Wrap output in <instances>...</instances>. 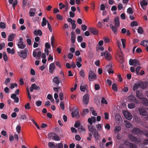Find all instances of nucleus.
<instances>
[{
	"mask_svg": "<svg viewBox=\"0 0 148 148\" xmlns=\"http://www.w3.org/2000/svg\"><path fill=\"white\" fill-rule=\"evenodd\" d=\"M55 148H63V145L62 143L56 144Z\"/></svg>",
	"mask_w": 148,
	"mask_h": 148,
	"instance_id": "nucleus-31",
	"label": "nucleus"
},
{
	"mask_svg": "<svg viewBox=\"0 0 148 148\" xmlns=\"http://www.w3.org/2000/svg\"><path fill=\"white\" fill-rule=\"evenodd\" d=\"M88 128L89 131L91 132L92 133V132H95V131H96V130L95 129L94 127L91 125H88Z\"/></svg>",
	"mask_w": 148,
	"mask_h": 148,
	"instance_id": "nucleus-23",
	"label": "nucleus"
},
{
	"mask_svg": "<svg viewBox=\"0 0 148 148\" xmlns=\"http://www.w3.org/2000/svg\"><path fill=\"white\" fill-rule=\"evenodd\" d=\"M28 0H23L22 6L23 8H25L27 5Z\"/></svg>",
	"mask_w": 148,
	"mask_h": 148,
	"instance_id": "nucleus-48",
	"label": "nucleus"
},
{
	"mask_svg": "<svg viewBox=\"0 0 148 148\" xmlns=\"http://www.w3.org/2000/svg\"><path fill=\"white\" fill-rule=\"evenodd\" d=\"M53 82L56 84V86L58 87L60 83L59 79L58 77H55L53 79Z\"/></svg>",
	"mask_w": 148,
	"mask_h": 148,
	"instance_id": "nucleus-17",
	"label": "nucleus"
},
{
	"mask_svg": "<svg viewBox=\"0 0 148 148\" xmlns=\"http://www.w3.org/2000/svg\"><path fill=\"white\" fill-rule=\"evenodd\" d=\"M48 136L49 137H52V139L56 141H59L60 140V138L58 136L54 133H49L48 134Z\"/></svg>",
	"mask_w": 148,
	"mask_h": 148,
	"instance_id": "nucleus-6",
	"label": "nucleus"
},
{
	"mask_svg": "<svg viewBox=\"0 0 148 148\" xmlns=\"http://www.w3.org/2000/svg\"><path fill=\"white\" fill-rule=\"evenodd\" d=\"M92 134L94 135L95 138L97 140H98L99 138V135L97 131L96 130L94 132H92Z\"/></svg>",
	"mask_w": 148,
	"mask_h": 148,
	"instance_id": "nucleus-26",
	"label": "nucleus"
},
{
	"mask_svg": "<svg viewBox=\"0 0 148 148\" xmlns=\"http://www.w3.org/2000/svg\"><path fill=\"white\" fill-rule=\"evenodd\" d=\"M127 12L130 14H132L133 13V11L131 8H128L127 9Z\"/></svg>",
	"mask_w": 148,
	"mask_h": 148,
	"instance_id": "nucleus-46",
	"label": "nucleus"
},
{
	"mask_svg": "<svg viewBox=\"0 0 148 148\" xmlns=\"http://www.w3.org/2000/svg\"><path fill=\"white\" fill-rule=\"evenodd\" d=\"M132 126V124L128 121L126 122V126L127 127H130Z\"/></svg>",
	"mask_w": 148,
	"mask_h": 148,
	"instance_id": "nucleus-56",
	"label": "nucleus"
},
{
	"mask_svg": "<svg viewBox=\"0 0 148 148\" xmlns=\"http://www.w3.org/2000/svg\"><path fill=\"white\" fill-rule=\"evenodd\" d=\"M1 117L2 119H7L8 118L7 116L4 113H3L1 114Z\"/></svg>",
	"mask_w": 148,
	"mask_h": 148,
	"instance_id": "nucleus-50",
	"label": "nucleus"
},
{
	"mask_svg": "<svg viewBox=\"0 0 148 148\" xmlns=\"http://www.w3.org/2000/svg\"><path fill=\"white\" fill-rule=\"evenodd\" d=\"M112 90L115 91H117V88L116 84L114 83L113 84L112 86Z\"/></svg>",
	"mask_w": 148,
	"mask_h": 148,
	"instance_id": "nucleus-32",
	"label": "nucleus"
},
{
	"mask_svg": "<svg viewBox=\"0 0 148 148\" xmlns=\"http://www.w3.org/2000/svg\"><path fill=\"white\" fill-rule=\"evenodd\" d=\"M138 32L140 34H142L143 33V30L142 28L141 27H139L137 30Z\"/></svg>",
	"mask_w": 148,
	"mask_h": 148,
	"instance_id": "nucleus-39",
	"label": "nucleus"
},
{
	"mask_svg": "<svg viewBox=\"0 0 148 148\" xmlns=\"http://www.w3.org/2000/svg\"><path fill=\"white\" fill-rule=\"evenodd\" d=\"M0 27L1 29H4L6 27V24L5 23L3 22L0 23Z\"/></svg>",
	"mask_w": 148,
	"mask_h": 148,
	"instance_id": "nucleus-35",
	"label": "nucleus"
},
{
	"mask_svg": "<svg viewBox=\"0 0 148 148\" xmlns=\"http://www.w3.org/2000/svg\"><path fill=\"white\" fill-rule=\"evenodd\" d=\"M31 87L34 88V89L37 90L38 88H39V87H38L36 84H32V85Z\"/></svg>",
	"mask_w": 148,
	"mask_h": 148,
	"instance_id": "nucleus-54",
	"label": "nucleus"
},
{
	"mask_svg": "<svg viewBox=\"0 0 148 148\" xmlns=\"http://www.w3.org/2000/svg\"><path fill=\"white\" fill-rule=\"evenodd\" d=\"M57 18L60 20L62 21L63 19L62 16H61L60 14H57Z\"/></svg>",
	"mask_w": 148,
	"mask_h": 148,
	"instance_id": "nucleus-57",
	"label": "nucleus"
},
{
	"mask_svg": "<svg viewBox=\"0 0 148 148\" xmlns=\"http://www.w3.org/2000/svg\"><path fill=\"white\" fill-rule=\"evenodd\" d=\"M40 48H38L33 51V56L34 57H36L37 56V51L40 50Z\"/></svg>",
	"mask_w": 148,
	"mask_h": 148,
	"instance_id": "nucleus-34",
	"label": "nucleus"
},
{
	"mask_svg": "<svg viewBox=\"0 0 148 148\" xmlns=\"http://www.w3.org/2000/svg\"><path fill=\"white\" fill-rule=\"evenodd\" d=\"M80 75L83 78H84L85 76V73L84 71L83 70H81L79 72Z\"/></svg>",
	"mask_w": 148,
	"mask_h": 148,
	"instance_id": "nucleus-44",
	"label": "nucleus"
},
{
	"mask_svg": "<svg viewBox=\"0 0 148 148\" xmlns=\"http://www.w3.org/2000/svg\"><path fill=\"white\" fill-rule=\"evenodd\" d=\"M48 21H47L45 18L43 17L42 18V21L41 23V26L42 27L46 25L47 22Z\"/></svg>",
	"mask_w": 148,
	"mask_h": 148,
	"instance_id": "nucleus-29",
	"label": "nucleus"
},
{
	"mask_svg": "<svg viewBox=\"0 0 148 148\" xmlns=\"http://www.w3.org/2000/svg\"><path fill=\"white\" fill-rule=\"evenodd\" d=\"M71 40L72 43H73L75 42V32L72 31L71 33Z\"/></svg>",
	"mask_w": 148,
	"mask_h": 148,
	"instance_id": "nucleus-20",
	"label": "nucleus"
},
{
	"mask_svg": "<svg viewBox=\"0 0 148 148\" xmlns=\"http://www.w3.org/2000/svg\"><path fill=\"white\" fill-rule=\"evenodd\" d=\"M19 118L21 119L24 120L27 119V117L25 115H23L21 114H20L18 116Z\"/></svg>",
	"mask_w": 148,
	"mask_h": 148,
	"instance_id": "nucleus-36",
	"label": "nucleus"
},
{
	"mask_svg": "<svg viewBox=\"0 0 148 148\" xmlns=\"http://www.w3.org/2000/svg\"><path fill=\"white\" fill-rule=\"evenodd\" d=\"M27 49L25 48L20 52L18 53V55L21 57L25 59L27 57Z\"/></svg>",
	"mask_w": 148,
	"mask_h": 148,
	"instance_id": "nucleus-4",
	"label": "nucleus"
},
{
	"mask_svg": "<svg viewBox=\"0 0 148 148\" xmlns=\"http://www.w3.org/2000/svg\"><path fill=\"white\" fill-rule=\"evenodd\" d=\"M80 125V123L79 122H76L74 125V126L75 127H79Z\"/></svg>",
	"mask_w": 148,
	"mask_h": 148,
	"instance_id": "nucleus-64",
	"label": "nucleus"
},
{
	"mask_svg": "<svg viewBox=\"0 0 148 148\" xmlns=\"http://www.w3.org/2000/svg\"><path fill=\"white\" fill-rule=\"evenodd\" d=\"M14 34H11L8 36V41H12L14 38Z\"/></svg>",
	"mask_w": 148,
	"mask_h": 148,
	"instance_id": "nucleus-28",
	"label": "nucleus"
},
{
	"mask_svg": "<svg viewBox=\"0 0 148 148\" xmlns=\"http://www.w3.org/2000/svg\"><path fill=\"white\" fill-rule=\"evenodd\" d=\"M138 111L140 114L143 116H145L147 114V112L146 110L143 107H139Z\"/></svg>",
	"mask_w": 148,
	"mask_h": 148,
	"instance_id": "nucleus-8",
	"label": "nucleus"
},
{
	"mask_svg": "<svg viewBox=\"0 0 148 148\" xmlns=\"http://www.w3.org/2000/svg\"><path fill=\"white\" fill-rule=\"evenodd\" d=\"M34 34L36 36L39 35V36H41L42 35V33L40 30H35L34 31Z\"/></svg>",
	"mask_w": 148,
	"mask_h": 148,
	"instance_id": "nucleus-27",
	"label": "nucleus"
},
{
	"mask_svg": "<svg viewBox=\"0 0 148 148\" xmlns=\"http://www.w3.org/2000/svg\"><path fill=\"white\" fill-rule=\"evenodd\" d=\"M131 25L132 27L136 26L138 25V24L136 21H133L131 23Z\"/></svg>",
	"mask_w": 148,
	"mask_h": 148,
	"instance_id": "nucleus-40",
	"label": "nucleus"
},
{
	"mask_svg": "<svg viewBox=\"0 0 148 148\" xmlns=\"http://www.w3.org/2000/svg\"><path fill=\"white\" fill-rule=\"evenodd\" d=\"M54 36H53L51 37V45L53 47V43H54Z\"/></svg>",
	"mask_w": 148,
	"mask_h": 148,
	"instance_id": "nucleus-59",
	"label": "nucleus"
},
{
	"mask_svg": "<svg viewBox=\"0 0 148 148\" xmlns=\"http://www.w3.org/2000/svg\"><path fill=\"white\" fill-rule=\"evenodd\" d=\"M36 10L35 8H30L29 12V16H34L35 15V12Z\"/></svg>",
	"mask_w": 148,
	"mask_h": 148,
	"instance_id": "nucleus-22",
	"label": "nucleus"
},
{
	"mask_svg": "<svg viewBox=\"0 0 148 148\" xmlns=\"http://www.w3.org/2000/svg\"><path fill=\"white\" fill-rule=\"evenodd\" d=\"M121 41L122 44V46L124 48L125 47V42L126 40L125 39H121Z\"/></svg>",
	"mask_w": 148,
	"mask_h": 148,
	"instance_id": "nucleus-49",
	"label": "nucleus"
},
{
	"mask_svg": "<svg viewBox=\"0 0 148 148\" xmlns=\"http://www.w3.org/2000/svg\"><path fill=\"white\" fill-rule=\"evenodd\" d=\"M78 130L79 132L83 134H84L85 133L86 131L85 129L84 128L83 126H82L79 127L78 128Z\"/></svg>",
	"mask_w": 148,
	"mask_h": 148,
	"instance_id": "nucleus-24",
	"label": "nucleus"
},
{
	"mask_svg": "<svg viewBox=\"0 0 148 148\" xmlns=\"http://www.w3.org/2000/svg\"><path fill=\"white\" fill-rule=\"evenodd\" d=\"M77 40L78 42H80L83 40V38L82 36H79L77 37Z\"/></svg>",
	"mask_w": 148,
	"mask_h": 148,
	"instance_id": "nucleus-47",
	"label": "nucleus"
},
{
	"mask_svg": "<svg viewBox=\"0 0 148 148\" xmlns=\"http://www.w3.org/2000/svg\"><path fill=\"white\" fill-rule=\"evenodd\" d=\"M18 85L16 83H12L10 84V88L12 89L14 88V87H17Z\"/></svg>",
	"mask_w": 148,
	"mask_h": 148,
	"instance_id": "nucleus-42",
	"label": "nucleus"
},
{
	"mask_svg": "<svg viewBox=\"0 0 148 148\" xmlns=\"http://www.w3.org/2000/svg\"><path fill=\"white\" fill-rule=\"evenodd\" d=\"M143 132L142 135H145L146 137H148V130H143Z\"/></svg>",
	"mask_w": 148,
	"mask_h": 148,
	"instance_id": "nucleus-45",
	"label": "nucleus"
},
{
	"mask_svg": "<svg viewBox=\"0 0 148 148\" xmlns=\"http://www.w3.org/2000/svg\"><path fill=\"white\" fill-rule=\"evenodd\" d=\"M128 137L130 141L133 143L136 142L137 143H139L141 141L140 138H137L132 134H129Z\"/></svg>",
	"mask_w": 148,
	"mask_h": 148,
	"instance_id": "nucleus-1",
	"label": "nucleus"
},
{
	"mask_svg": "<svg viewBox=\"0 0 148 148\" xmlns=\"http://www.w3.org/2000/svg\"><path fill=\"white\" fill-rule=\"evenodd\" d=\"M140 4L143 9V10H145L146 8V7L145 6L147 5L148 3L146 1H140Z\"/></svg>",
	"mask_w": 148,
	"mask_h": 148,
	"instance_id": "nucleus-15",
	"label": "nucleus"
},
{
	"mask_svg": "<svg viewBox=\"0 0 148 148\" xmlns=\"http://www.w3.org/2000/svg\"><path fill=\"white\" fill-rule=\"evenodd\" d=\"M73 111L71 113L72 117H75L77 118H79V111L77 108L74 107L73 108Z\"/></svg>",
	"mask_w": 148,
	"mask_h": 148,
	"instance_id": "nucleus-5",
	"label": "nucleus"
},
{
	"mask_svg": "<svg viewBox=\"0 0 148 148\" xmlns=\"http://www.w3.org/2000/svg\"><path fill=\"white\" fill-rule=\"evenodd\" d=\"M129 64L132 66L134 65V59L133 60L132 59H130L129 61Z\"/></svg>",
	"mask_w": 148,
	"mask_h": 148,
	"instance_id": "nucleus-62",
	"label": "nucleus"
},
{
	"mask_svg": "<svg viewBox=\"0 0 148 148\" xmlns=\"http://www.w3.org/2000/svg\"><path fill=\"white\" fill-rule=\"evenodd\" d=\"M115 25L119 27L120 26V22L119 18L117 17H116L114 20Z\"/></svg>",
	"mask_w": 148,
	"mask_h": 148,
	"instance_id": "nucleus-19",
	"label": "nucleus"
},
{
	"mask_svg": "<svg viewBox=\"0 0 148 148\" xmlns=\"http://www.w3.org/2000/svg\"><path fill=\"white\" fill-rule=\"evenodd\" d=\"M60 108L62 110H64V102L61 101L60 102Z\"/></svg>",
	"mask_w": 148,
	"mask_h": 148,
	"instance_id": "nucleus-43",
	"label": "nucleus"
},
{
	"mask_svg": "<svg viewBox=\"0 0 148 148\" xmlns=\"http://www.w3.org/2000/svg\"><path fill=\"white\" fill-rule=\"evenodd\" d=\"M55 68V64L53 63L51 64L49 66V71L50 72L53 73Z\"/></svg>",
	"mask_w": 148,
	"mask_h": 148,
	"instance_id": "nucleus-21",
	"label": "nucleus"
},
{
	"mask_svg": "<svg viewBox=\"0 0 148 148\" xmlns=\"http://www.w3.org/2000/svg\"><path fill=\"white\" fill-rule=\"evenodd\" d=\"M142 99V103L145 106H148V99L146 98H143Z\"/></svg>",
	"mask_w": 148,
	"mask_h": 148,
	"instance_id": "nucleus-16",
	"label": "nucleus"
},
{
	"mask_svg": "<svg viewBox=\"0 0 148 148\" xmlns=\"http://www.w3.org/2000/svg\"><path fill=\"white\" fill-rule=\"evenodd\" d=\"M80 90L82 92H84L86 90V87L85 86H81L80 87Z\"/></svg>",
	"mask_w": 148,
	"mask_h": 148,
	"instance_id": "nucleus-51",
	"label": "nucleus"
},
{
	"mask_svg": "<svg viewBox=\"0 0 148 148\" xmlns=\"http://www.w3.org/2000/svg\"><path fill=\"white\" fill-rule=\"evenodd\" d=\"M16 130L17 132L19 134L21 130V127L20 125H17L16 127Z\"/></svg>",
	"mask_w": 148,
	"mask_h": 148,
	"instance_id": "nucleus-53",
	"label": "nucleus"
},
{
	"mask_svg": "<svg viewBox=\"0 0 148 148\" xmlns=\"http://www.w3.org/2000/svg\"><path fill=\"white\" fill-rule=\"evenodd\" d=\"M139 87V83L135 84L133 88V90H135L137 89Z\"/></svg>",
	"mask_w": 148,
	"mask_h": 148,
	"instance_id": "nucleus-33",
	"label": "nucleus"
},
{
	"mask_svg": "<svg viewBox=\"0 0 148 148\" xmlns=\"http://www.w3.org/2000/svg\"><path fill=\"white\" fill-rule=\"evenodd\" d=\"M140 64L139 61L136 59H134V66H137L138 65H140Z\"/></svg>",
	"mask_w": 148,
	"mask_h": 148,
	"instance_id": "nucleus-37",
	"label": "nucleus"
},
{
	"mask_svg": "<svg viewBox=\"0 0 148 148\" xmlns=\"http://www.w3.org/2000/svg\"><path fill=\"white\" fill-rule=\"evenodd\" d=\"M23 38H20V40H18L17 45L19 48L23 49L25 48L26 46L23 44L22 42Z\"/></svg>",
	"mask_w": 148,
	"mask_h": 148,
	"instance_id": "nucleus-9",
	"label": "nucleus"
},
{
	"mask_svg": "<svg viewBox=\"0 0 148 148\" xmlns=\"http://www.w3.org/2000/svg\"><path fill=\"white\" fill-rule=\"evenodd\" d=\"M105 69L108 71L109 74L114 73V71L112 69V66L111 65H109L106 66Z\"/></svg>",
	"mask_w": 148,
	"mask_h": 148,
	"instance_id": "nucleus-12",
	"label": "nucleus"
},
{
	"mask_svg": "<svg viewBox=\"0 0 148 148\" xmlns=\"http://www.w3.org/2000/svg\"><path fill=\"white\" fill-rule=\"evenodd\" d=\"M97 78V76L92 71H90L88 74V79L90 81H92L95 80Z\"/></svg>",
	"mask_w": 148,
	"mask_h": 148,
	"instance_id": "nucleus-3",
	"label": "nucleus"
},
{
	"mask_svg": "<svg viewBox=\"0 0 148 148\" xmlns=\"http://www.w3.org/2000/svg\"><path fill=\"white\" fill-rule=\"evenodd\" d=\"M143 131L137 127H134L132 130L131 132L134 134L139 136L142 135Z\"/></svg>",
	"mask_w": 148,
	"mask_h": 148,
	"instance_id": "nucleus-2",
	"label": "nucleus"
},
{
	"mask_svg": "<svg viewBox=\"0 0 148 148\" xmlns=\"http://www.w3.org/2000/svg\"><path fill=\"white\" fill-rule=\"evenodd\" d=\"M89 97V95L87 94L85 95L83 97V102L86 104H87L88 103Z\"/></svg>",
	"mask_w": 148,
	"mask_h": 148,
	"instance_id": "nucleus-10",
	"label": "nucleus"
},
{
	"mask_svg": "<svg viewBox=\"0 0 148 148\" xmlns=\"http://www.w3.org/2000/svg\"><path fill=\"white\" fill-rule=\"evenodd\" d=\"M136 95L137 98L140 99H142V93L140 91L137 90L136 91Z\"/></svg>",
	"mask_w": 148,
	"mask_h": 148,
	"instance_id": "nucleus-25",
	"label": "nucleus"
},
{
	"mask_svg": "<svg viewBox=\"0 0 148 148\" xmlns=\"http://www.w3.org/2000/svg\"><path fill=\"white\" fill-rule=\"evenodd\" d=\"M128 107L130 109H132L135 108V105L133 103L129 104Z\"/></svg>",
	"mask_w": 148,
	"mask_h": 148,
	"instance_id": "nucleus-41",
	"label": "nucleus"
},
{
	"mask_svg": "<svg viewBox=\"0 0 148 148\" xmlns=\"http://www.w3.org/2000/svg\"><path fill=\"white\" fill-rule=\"evenodd\" d=\"M25 108L26 109H29L31 108L30 106V104L29 103H27L25 105Z\"/></svg>",
	"mask_w": 148,
	"mask_h": 148,
	"instance_id": "nucleus-55",
	"label": "nucleus"
},
{
	"mask_svg": "<svg viewBox=\"0 0 148 148\" xmlns=\"http://www.w3.org/2000/svg\"><path fill=\"white\" fill-rule=\"evenodd\" d=\"M110 27L114 33L116 34L118 32L117 29L119 27H117V26L115 25L113 26L112 24L110 25Z\"/></svg>",
	"mask_w": 148,
	"mask_h": 148,
	"instance_id": "nucleus-13",
	"label": "nucleus"
},
{
	"mask_svg": "<svg viewBox=\"0 0 148 148\" xmlns=\"http://www.w3.org/2000/svg\"><path fill=\"white\" fill-rule=\"evenodd\" d=\"M5 46V44L4 42H3L1 44H0V50L2 49Z\"/></svg>",
	"mask_w": 148,
	"mask_h": 148,
	"instance_id": "nucleus-63",
	"label": "nucleus"
},
{
	"mask_svg": "<svg viewBox=\"0 0 148 148\" xmlns=\"http://www.w3.org/2000/svg\"><path fill=\"white\" fill-rule=\"evenodd\" d=\"M90 31L92 34L95 35H97L99 33L98 30L95 28H90Z\"/></svg>",
	"mask_w": 148,
	"mask_h": 148,
	"instance_id": "nucleus-14",
	"label": "nucleus"
},
{
	"mask_svg": "<svg viewBox=\"0 0 148 148\" xmlns=\"http://www.w3.org/2000/svg\"><path fill=\"white\" fill-rule=\"evenodd\" d=\"M139 87L142 89H145L147 87L146 84L142 81L139 82Z\"/></svg>",
	"mask_w": 148,
	"mask_h": 148,
	"instance_id": "nucleus-18",
	"label": "nucleus"
},
{
	"mask_svg": "<svg viewBox=\"0 0 148 148\" xmlns=\"http://www.w3.org/2000/svg\"><path fill=\"white\" fill-rule=\"evenodd\" d=\"M129 146L130 148H136V145L132 143H130Z\"/></svg>",
	"mask_w": 148,
	"mask_h": 148,
	"instance_id": "nucleus-60",
	"label": "nucleus"
},
{
	"mask_svg": "<svg viewBox=\"0 0 148 148\" xmlns=\"http://www.w3.org/2000/svg\"><path fill=\"white\" fill-rule=\"evenodd\" d=\"M124 115L125 117L128 120H131L132 118V116L131 114L128 112H124Z\"/></svg>",
	"mask_w": 148,
	"mask_h": 148,
	"instance_id": "nucleus-11",
	"label": "nucleus"
},
{
	"mask_svg": "<svg viewBox=\"0 0 148 148\" xmlns=\"http://www.w3.org/2000/svg\"><path fill=\"white\" fill-rule=\"evenodd\" d=\"M48 146L50 148H55V145L53 143L51 142L48 143Z\"/></svg>",
	"mask_w": 148,
	"mask_h": 148,
	"instance_id": "nucleus-38",
	"label": "nucleus"
},
{
	"mask_svg": "<svg viewBox=\"0 0 148 148\" xmlns=\"http://www.w3.org/2000/svg\"><path fill=\"white\" fill-rule=\"evenodd\" d=\"M101 103H105L106 104H107L108 103L107 101L105 99V98L103 97L102 98L101 101Z\"/></svg>",
	"mask_w": 148,
	"mask_h": 148,
	"instance_id": "nucleus-58",
	"label": "nucleus"
},
{
	"mask_svg": "<svg viewBox=\"0 0 148 148\" xmlns=\"http://www.w3.org/2000/svg\"><path fill=\"white\" fill-rule=\"evenodd\" d=\"M140 44L145 46H147L148 45V41L146 40H143L141 42Z\"/></svg>",
	"mask_w": 148,
	"mask_h": 148,
	"instance_id": "nucleus-30",
	"label": "nucleus"
},
{
	"mask_svg": "<svg viewBox=\"0 0 148 148\" xmlns=\"http://www.w3.org/2000/svg\"><path fill=\"white\" fill-rule=\"evenodd\" d=\"M101 56H104L106 59L110 60L111 59V55L107 51L105 52H102L101 53Z\"/></svg>",
	"mask_w": 148,
	"mask_h": 148,
	"instance_id": "nucleus-7",
	"label": "nucleus"
},
{
	"mask_svg": "<svg viewBox=\"0 0 148 148\" xmlns=\"http://www.w3.org/2000/svg\"><path fill=\"white\" fill-rule=\"evenodd\" d=\"M42 103L41 101H37L36 102V104L37 106L39 107L40 106Z\"/></svg>",
	"mask_w": 148,
	"mask_h": 148,
	"instance_id": "nucleus-52",
	"label": "nucleus"
},
{
	"mask_svg": "<svg viewBox=\"0 0 148 148\" xmlns=\"http://www.w3.org/2000/svg\"><path fill=\"white\" fill-rule=\"evenodd\" d=\"M102 26L103 25L101 22L100 21H99L97 24V27L99 28H101L102 27Z\"/></svg>",
	"mask_w": 148,
	"mask_h": 148,
	"instance_id": "nucleus-61",
	"label": "nucleus"
}]
</instances>
